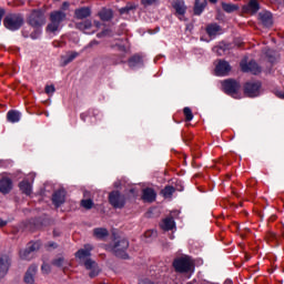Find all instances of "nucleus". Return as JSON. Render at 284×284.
<instances>
[{
    "label": "nucleus",
    "mask_w": 284,
    "mask_h": 284,
    "mask_svg": "<svg viewBox=\"0 0 284 284\" xmlns=\"http://www.w3.org/2000/svg\"><path fill=\"white\" fill-rule=\"evenodd\" d=\"M128 247H130V241L125 237H115L106 250L112 252L118 258H128Z\"/></svg>",
    "instance_id": "nucleus-1"
},
{
    "label": "nucleus",
    "mask_w": 284,
    "mask_h": 284,
    "mask_svg": "<svg viewBox=\"0 0 284 284\" xmlns=\"http://www.w3.org/2000/svg\"><path fill=\"white\" fill-rule=\"evenodd\" d=\"M23 23H26V20L21 13H9L3 19L4 28H7V30H11V32L21 30V28H23Z\"/></svg>",
    "instance_id": "nucleus-2"
},
{
    "label": "nucleus",
    "mask_w": 284,
    "mask_h": 284,
    "mask_svg": "<svg viewBox=\"0 0 284 284\" xmlns=\"http://www.w3.org/2000/svg\"><path fill=\"white\" fill-rule=\"evenodd\" d=\"M68 19V14L62 10H55L50 13L49 21L47 26L48 32H57L61 28V23Z\"/></svg>",
    "instance_id": "nucleus-3"
},
{
    "label": "nucleus",
    "mask_w": 284,
    "mask_h": 284,
    "mask_svg": "<svg viewBox=\"0 0 284 284\" xmlns=\"http://www.w3.org/2000/svg\"><path fill=\"white\" fill-rule=\"evenodd\" d=\"M173 267L175 272H178V274H187L192 272L194 264L192 263V260H190L189 256H182V257H176L173 261Z\"/></svg>",
    "instance_id": "nucleus-4"
},
{
    "label": "nucleus",
    "mask_w": 284,
    "mask_h": 284,
    "mask_svg": "<svg viewBox=\"0 0 284 284\" xmlns=\"http://www.w3.org/2000/svg\"><path fill=\"white\" fill-rule=\"evenodd\" d=\"M222 88L225 94L233 97V99H239V90H241V83L233 79H227L222 82Z\"/></svg>",
    "instance_id": "nucleus-5"
},
{
    "label": "nucleus",
    "mask_w": 284,
    "mask_h": 284,
    "mask_svg": "<svg viewBox=\"0 0 284 284\" xmlns=\"http://www.w3.org/2000/svg\"><path fill=\"white\" fill-rule=\"evenodd\" d=\"M109 203L115 210H123L125 207V195L119 191H113L109 194Z\"/></svg>",
    "instance_id": "nucleus-6"
},
{
    "label": "nucleus",
    "mask_w": 284,
    "mask_h": 284,
    "mask_svg": "<svg viewBox=\"0 0 284 284\" xmlns=\"http://www.w3.org/2000/svg\"><path fill=\"white\" fill-rule=\"evenodd\" d=\"M28 23L32 28H41V26H45V14L41 10H33L29 16Z\"/></svg>",
    "instance_id": "nucleus-7"
},
{
    "label": "nucleus",
    "mask_w": 284,
    "mask_h": 284,
    "mask_svg": "<svg viewBox=\"0 0 284 284\" xmlns=\"http://www.w3.org/2000/svg\"><path fill=\"white\" fill-rule=\"evenodd\" d=\"M261 82L260 81H248L244 84V94L254 99L261 95Z\"/></svg>",
    "instance_id": "nucleus-8"
},
{
    "label": "nucleus",
    "mask_w": 284,
    "mask_h": 284,
    "mask_svg": "<svg viewBox=\"0 0 284 284\" xmlns=\"http://www.w3.org/2000/svg\"><path fill=\"white\" fill-rule=\"evenodd\" d=\"M240 65L242 72H251V74H261V67H258L256 61H250L248 63L242 61Z\"/></svg>",
    "instance_id": "nucleus-9"
},
{
    "label": "nucleus",
    "mask_w": 284,
    "mask_h": 284,
    "mask_svg": "<svg viewBox=\"0 0 284 284\" xmlns=\"http://www.w3.org/2000/svg\"><path fill=\"white\" fill-rule=\"evenodd\" d=\"M85 270H90L89 276L90 278H94L95 276H99V264L94 262L92 258H88L84 262Z\"/></svg>",
    "instance_id": "nucleus-10"
},
{
    "label": "nucleus",
    "mask_w": 284,
    "mask_h": 284,
    "mask_svg": "<svg viewBox=\"0 0 284 284\" xmlns=\"http://www.w3.org/2000/svg\"><path fill=\"white\" fill-rule=\"evenodd\" d=\"M232 70V67H230V63L225 60H220L217 65L215 67V73L217 77H225Z\"/></svg>",
    "instance_id": "nucleus-11"
},
{
    "label": "nucleus",
    "mask_w": 284,
    "mask_h": 284,
    "mask_svg": "<svg viewBox=\"0 0 284 284\" xmlns=\"http://www.w3.org/2000/svg\"><path fill=\"white\" fill-rule=\"evenodd\" d=\"M52 202L55 207H61L65 203V191L63 189L55 191L52 195Z\"/></svg>",
    "instance_id": "nucleus-12"
},
{
    "label": "nucleus",
    "mask_w": 284,
    "mask_h": 284,
    "mask_svg": "<svg viewBox=\"0 0 284 284\" xmlns=\"http://www.w3.org/2000/svg\"><path fill=\"white\" fill-rule=\"evenodd\" d=\"M10 270V257L8 255H0V278H3Z\"/></svg>",
    "instance_id": "nucleus-13"
},
{
    "label": "nucleus",
    "mask_w": 284,
    "mask_h": 284,
    "mask_svg": "<svg viewBox=\"0 0 284 284\" xmlns=\"http://www.w3.org/2000/svg\"><path fill=\"white\" fill-rule=\"evenodd\" d=\"M242 10L246 14H256V12L261 10V6L258 4V1L250 0V2L246 6H244Z\"/></svg>",
    "instance_id": "nucleus-14"
},
{
    "label": "nucleus",
    "mask_w": 284,
    "mask_h": 284,
    "mask_svg": "<svg viewBox=\"0 0 284 284\" xmlns=\"http://www.w3.org/2000/svg\"><path fill=\"white\" fill-rule=\"evenodd\" d=\"M34 276H37V265H31L23 277L26 284H34Z\"/></svg>",
    "instance_id": "nucleus-15"
},
{
    "label": "nucleus",
    "mask_w": 284,
    "mask_h": 284,
    "mask_svg": "<svg viewBox=\"0 0 284 284\" xmlns=\"http://www.w3.org/2000/svg\"><path fill=\"white\" fill-rule=\"evenodd\" d=\"M77 57H79V52L77 51H71L64 55H61V60H60L61 67L65 68V65H69V63H72V61H74Z\"/></svg>",
    "instance_id": "nucleus-16"
},
{
    "label": "nucleus",
    "mask_w": 284,
    "mask_h": 284,
    "mask_svg": "<svg viewBox=\"0 0 284 284\" xmlns=\"http://www.w3.org/2000/svg\"><path fill=\"white\" fill-rule=\"evenodd\" d=\"M128 63L131 70H136V68H143V57L134 54L129 59Z\"/></svg>",
    "instance_id": "nucleus-17"
},
{
    "label": "nucleus",
    "mask_w": 284,
    "mask_h": 284,
    "mask_svg": "<svg viewBox=\"0 0 284 284\" xmlns=\"http://www.w3.org/2000/svg\"><path fill=\"white\" fill-rule=\"evenodd\" d=\"M258 18H260L262 26H264L265 28H270L273 23L272 12L262 11L258 13Z\"/></svg>",
    "instance_id": "nucleus-18"
},
{
    "label": "nucleus",
    "mask_w": 284,
    "mask_h": 284,
    "mask_svg": "<svg viewBox=\"0 0 284 284\" xmlns=\"http://www.w3.org/2000/svg\"><path fill=\"white\" fill-rule=\"evenodd\" d=\"M205 8H207V0H195L193 13L196 17H201V14H203V10H205Z\"/></svg>",
    "instance_id": "nucleus-19"
},
{
    "label": "nucleus",
    "mask_w": 284,
    "mask_h": 284,
    "mask_svg": "<svg viewBox=\"0 0 284 284\" xmlns=\"http://www.w3.org/2000/svg\"><path fill=\"white\" fill-rule=\"evenodd\" d=\"M176 14H179L180 17H183V14H185V12H187V7H185V1L183 0H174L172 3Z\"/></svg>",
    "instance_id": "nucleus-20"
},
{
    "label": "nucleus",
    "mask_w": 284,
    "mask_h": 284,
    "mask_svg": "<svg viewBox=\"0 0 284 284\" xmlns=\"http://www.w3.org/2000/svg\"><path fill=\"white\" fill-rule=\"evenodd\" d=\"M12 190V180L10 178L0 179V192L2 194H8Z\"/></svg>",
    "instance_id": "nucleus-21"
},
{
    "label": "nucleus",
    "mask_w": 284,
    "mask_h": 284,
    "mask_svg": "<svg viewBox=\"0 0 284 284\" xmlns=\"http://www.w3.org/2000/svg\"><path fill=\"white\" fill-rule=\"evenodd\" d=\"M92 250H94V247H92V245L87 244L84 245V248H80L77 253H75V258H88L89 256L92 255Z\"/></svg>",
    "instance_id": "nucleus-22"
},
{
    "label": "nucleus",
    "mask_w": 284,
    "mask_h": 284,
    "mask_svg": "<svg viewBox=\"0 0 284 284\" xmlns=\"http://www.w3.org/2000/svg\"><path fill=\"white\" fill-rule=\"evenodd\" d=\"M91 14H92V11L88 7H82V8L75 9L74 11V17L80 21L83 19H88V17H90Z\"/></svg>",
    "instance_id": "nucleus-23"
},
{
    "label": "nucleus",
    "mask_w": 284,
    "mask_h": 284,
    "mask_svg": "<svg viewBox=\"0 0 284 284\" xmlns=\"http://www.w3.org/2000/svg\"><path fill=\"white\" fill-rule=\"evenodd\" d=\"M142 199L146 203H153V201H156V192L153 189L146 187L142 191Z\"/></svg>",
    "instance_id": "nucleus-24"
},
{
    "label": "nucleus",
    "mask_w": 284,
    "mask_h": 284,
    "mask_svg": "<svg viewBox=\"0 0 284 284\" xmlns=\"http://www.w3.org/2000/svg\"><path fill=\"white\" fill-rule=\"evenodd\" d=\"M98 16L100 17L101 21H112L114 19V11L112 9H105L99 11Z\"/></svg>",
    "instance_id": "nucleus-25"
},
{
    "label": "nucleus",
    "mask_w": 284,
    "mask_h": 284,
    "mask_svg": "<svg viewBox=\"0 0 284 284\" xmlns=\"http://www.w3.org/2000/svg\"><path fill=\"white\" fill-rule=\"evenodd\" d=\"M7 119L10 123H19L21 121V112L11 110L7 113Z\"/></svg>",
    "instance_id": "nucleus-26"
},
{
    "label": "nucleus",
    "mask_w": 284,
    "mask_h": 284,
    "mask_svg": "<svg viewBox=\"0 0 284 284\" xmlns=\"http://www.w3.org/2000/svg\"><path fill=\"white\" fill-rule=\"evenodd\" d=\"M119 12L122 17L125 14H134V12H136V4L128 3L124 8H120Z\"/></svg>",
    "instance_id": "nucleus-27"
},
{
    "label": "nucleus",
    "mask_w": 284,
    "mask_h": 284,
    "mask_svg": "<svg viewBox=\"0 0 284 284\" xmlns=\"http://www.w3.org/2000/svg\"><path fill=\"white\" fill-rule=\"evenodd\" d=\"M19 187L22 194H26L27 196H30V194H32V184H30V182L22 181L20 182Z\"/></svg>",
    "instance_id": "nucleus-28"
},
{
    "label": "nucleus",
    "mask_w": 284,
    "mask_h": 284,
    "mask_svg": "<svg viewBox=\"0 0 284 284\" xmlns=\"http://www.w3.org/2000/svg\"><path fill=\"white\" fill-rule=\"evenodd\" d=\"M77 30H81V32H85V30H90L92 28L91 20H84L82 22L75 23Z\"/></svg>",
    "instance_id": "nucleus-29"
},
{
    "label": "nucleus",
    "mask_w": 284,
    "mask_h": 284,
    "mask_svg": "<svg viewBox=\"0 0 284 284\" xmlns=\"http://www.w3.org/2000/svg\"><path fill=\"white\" fill-rule=\"evenodd\" d=\"M222 10L229 14H232V12H236V10H239V4L222 2Z\"/></svg>",
    "instance_id": "nucleus-30"
},
{
    "label": "nucleus",
    "mask_w": 284,
    "mask_h": 284,
    "mask_svg": "<svg viewBox=\"0 0 284 284\" xmlns=\"http://www.w3.org/2000/svg\"><path fill=\"white\" fill-rule=\"evenodd\" d=\"M220 30H221V27L216 23L209 24L206 27V32H207L209 37H216V34L219 33Z\"/></svg>",
    "instance_id": "nucleus-31"
},
{
    "label": "nucleus",
    "mask_w": 284,
    "mask_h": 284,
    "mask_svg": "<svg viewBox=\"0 0 284 284\" xmlns=\"http://www.w3.org/2000/svg\"><path fill=\"white\" fill-rule=\"evenodd\" d=\"M108 234L109 232L103 227H98L93 230V236H95V239H105Z\"/></svg>",
    "instance_id": "nucleus-32"
},
{
    "label": "nucleus",
    "mask_w": 284,
    "mask_h": 284,
    "mask_svg": "<svg viewBox=\"0 0 284 284\" xmlns=\"http://www.w3.org/2000/svg\"><path fill=\"white\" fill-rule=\"evenodd\" d=\"M174 229V220L172 217H166L162 223V230L166 232Z\"/></svg>",
    "instance_id": "nucleus-33"
},
{
    "label": "nucleus",
    "mask_w": 284,
    "mask_h": 284,
    "mask_svg": "<svg viewBox=\"0 0 284 284\" xmlns=\"http://www.w3.org/2000/svg\"><path fill=\"white\" fill-rule=\"evenodd\" d=\"M174 192H176V189H174V186H165L163 190H162V194L165 199H170Z\"/></svg>",
    "instance_id": "nucleus-34"
},
{
    "label": "nucleus",
    "mask_w": 284,
    "mask_h": 284,
    "mask_svg": "<svg viewBox=\"0 0 284 284\" xmlns=\"http://www.w3.org/2000/svg\"><path fill=\"white\" fill-rule=\"evenodd\" d=\"M81 206L84 207V210H92L94 202L91 199L81 200Z\"/></svg>",
    "instance_id": "nucleus-35"
},
{
    "label": "nucleus",
    "mask_w": 284,
    "mask_h": 284,
    "mask_svg": "<svg viewBox=\"0 0 284 284\" xmlns=\"http://www.w3.org/2000/svg\"><path fill=\"white\" fill-rule=\"evenodd\" d=\"M20 257L23 261H30V258H32V253L30 252V250L27 247L22 251H20Z\"/></svg>",
    "instance_id": "nucleus-36"
},
{
    "label": "nucleus",
    "mask_w": 284,
    "mask_h": 284,
    "mask_svg": "<svg viewBox=\"0 0 284 284\" xmlns=\"http://www.w3.org/2000/svg\"><path fill=\"white\" fill-rule=\"evenodd\" d=\"M184 115L186 121H192V119H194V114H192V109H190L189 106H185L183 109Z\"/></svg>",
    "instance_id": "nucleus-37"
},
{
    "label": "nucleus",
    "mask_w": 284,
    "mask_h": 284,
    "mask_svg": "<svg viewBox=\"0 0 284 284\" xmlns=\"http://www.w3.org/2000/svg\"><path fill=\"white\" fill-rule=\"evenodd\" d=\"M41 247V243L36 242V243H29L27 248L32 253V252H37L38 250H40Z\"/></svg>",
    "instance_id": "nucleus-38"
},
{
    "label": "nucleus",
    "mask_w": 284,
    "mask_h": 284,
    "mask_svg": "<svg viewBox=\"0 0 284 284\" xmlns=\"http://www.w3.org/2000/svg\"><path fill=\"white\" fill-rule=\"evenodd\" d=\"M52 265H54L55 267H63V265H65V258L57 257L52 261Z\"/></svg>",
    "instance_id": "nucleus-39"
},
{
    "label": "nucleus",
    "mask_w": 284,
    "mask_h": 284,
    "mask_svg": "<svg viewBox=\"0 0 284 284\" xmlns=\"http://www.w3.org/2000/svg\"><path fill=\"white\" fill-rule=\"evenodd\" d=\"M270 63H275L276 62V57L274 55V51L267 49L265 52Z\"/></svg>",
    "instance_id": "nucleus-40"
},
{
    "label": "nucleus",
    "mask_w": 284,
    "mask_h": 284,
    "mask_svg": "<svg viewBox=\"0 0 284 284\" xmlns=\"http://www.w3.org/2000/svg\"><path fill=\"white\" fill-rule=\"evenodd\" d=\"M97 45H99V41L92 40L88 45L83 48V50H92V48H97Z\"/></svg>",
    "instance_id": "nucleus-41"
},
{
    "label": "nucleus",
    "mask_w": 284,
    "mask_h": 284,
    "mask_svg": "<svg viewBox=\"0 0 284 284\" xmlns=\"http://www.w3.org/2000/svg\"><path fill=\"white\" fill-rule=\"evenodd\" d=\"M112 31H110L109 29H105L104 31L100 32L97 34L98 39H103V37H110Z\"/></svg>",
    "instance_id": "nucleus-42"
},
{
    "label": "nucleus",
    "mask_w": 284,
    "mask_h": 284,
    "mask_svg": "<svg viewBox=\"0 0 284 284\" xmlns=\"http://www.w3.org/2000/svg\"><path fill=\"white\" fill-rule=\"evenodd\" d=\"M31 39L37 40L39 37H41V30L37 29L30 34Z\"/></svg>",
    "instance_id": "nucleus-43"
},
{
    "label": "nucleus",
    "mask_w": 284,
    "mask_h": 284,
    "mask_svg": "<svg viewBox=\"0 0 284 284\" xmlns=\"http://www.w3.org/2000/svg\"><path fill=\"white\" fill-rule=\"evenodd\" d=\"M57 89H54V85H47L45 87V93L47 94H54Z\"/></svg>",
    "instance_id": "nucleus-44"
},
{
    "label": "nucleus",
    "mask_w": 284,
    "mask_h": 284,
    "mask_svg": "<svg viewBox=\"0 0 284 284\" xmlns=\"http://www.w3.org/2000/svg\"><path fill=\"white\" fill-rule=\"evenodd\" d=\"M143 6H152L156 3V0H142Z\"/></svg>",
    "instance_id": "nucleus-45"
},
{
    "label": "nucleus",
    "mask_w": 284,
    "mask_h": 284,
    "mask_svg": "<svg viewBox=\"0 0 284 284\" xmlns=\"http://www.w3.org/2000/svg\"><path fill=\"white\" fill-rule=\"evenodd\" d=\"M213 52L221 54V52H225V49H223V47H215V48H213Z\"/></svg>",
    "instance_id": "nucleus-46"
},
{
    "label": "nucleus",
    "mask_w": 284,
    "mask_h": 284,
    "mask_svg": "<svg viewBox=\"0 0 284 284\" xmlns=\"http://www.w3.org/2000/svg\"><path fill=\"white\" fill-rule=\"evenodd\" d=\"M41 270H42V272H45V274H50V265L43 264Z\"/></svg>",
    "instance_id": "nucleus-47"
},
{
    "label": "nucleus",
    "mask_w": 284,
    "mask_h": 284,
    "mask_svg": "<svg viewBox=\"0 0 284 284\" xmlns=\"http://www.w3.org/2000/svg\"><path fill=\"white\" fill-rule=\"evenodd\" d=\"M6 225H8V221L0 217V227H6Z\"/></svg>",
    "instance_id": "nucleus-48"
},
{
    "label": "nucleus",
    "mask_w": 284,
    "mask_h": 284,
    "mask_svg": "<svg viewBox=\"0 0 284 284\" xmlns=\"http://www.w3.org/2000/svg\"><path fill=\"white\" fill-rule=\"evenodd\" d=\"M139 284H154V282H152L150 280H142L139 282Z\"/></svg>",
    "instance_id": "nucleus-49"
},
{
    "label": "nucleus",
    "mask_w": 284,
    "mask_h": 284,
    "mask_svg": "<svg viewBox=\"0 0 284 284\" xmlns=\"http://www.w3.org/2000/svg\"><path fill=\"white\" fill-rule=\"evenodd\" d=\"M276 97H278L280 99H284V91H277Z\"/></svg>",
    "instance_id": "nucleus-50"
},
{
    "label": "nucleus",
    "mask_w": 284,
    "mask_h": 284,
    "mask_svg": "<svg viewBox=\"0 0 284 284\" xmlns=\"http://www.w3.org/2000/svg\"><path fill=\"white\" fill-rule=\"evenodd\" d=\"M68 8H70V3L63 2L62 3V10H68Z\"/></svg>",
    "instance_id": "nucleus-51"
},
{
    "label": "nucleus",
    "mask_w": 284,
    "mask_h": 284,
    "mask_svg": "<svg viewBox=\"0 0 284 284\" xmlns=\"http://www.w3.org/2000/svg\"><path fill=\"white\" fill-rule=\"evenodd\" d=\"M49 247H57V243H54V242L49 243Z\"/></svg>",
    "instance_id": "nucleus-52"
},
{
    "label": "nucleus",
    "mask_w": 284,
    "mask_h": 284,
    "mask_svg": "<svg viewBox=\"0 0 284 284\" xmlns=\"http://www.w3.org/2000/svg\"><path fill=\"white\" fill-rule=\"evenodd\" d=\"M210 3H217L219 0H209Z\"/></svg>",
    "instance_id": "nucleus-53"
},
{
    "label": "nucleus",
    "mask_w": 284,
    "mask_h": 284,
    "mask_svg": "<svg viewBox=\"0 0 284 284\" xmlns=\"http://www.w3.org/2000/svg\"><path fill=\"white\" fill-rule=\"evenodd\" d=\"M122 50H125V47H121Z\"/></svg>",
    "instance_id": "nucleus-54"
},
{
    "label": "nucleus",
    "mask_w": 284,
    "mask_h": 284,
    "mask_svg": "<svg viewBox=\"0 0 284 284\" xmlns=\"http://www.w3.org/2000/svg\"><path fill=\"white\" fill-rule=\"evenodd\" d=\"M226 283L231 284L232 282L231 281H226Z\"/></svg>",
    "instance_id": "nucleus-55"
},
{
    "label": "nucleus",
    "mask_w": 284,
    "mask_h": 284,
    "mask_svg": "<svg viewBox=\"0 0 284 284\" xmlns=\"http://www.w3.org/2000/svg\"><path fill=\"white\" fill-rule=\"evenodd\" d=\"M226 283L231 284L232 282L231 281H226Z\"/></svg>",
    "instance_id": "nucleus-56"
},
{
    "label": "nucleus",
    "mask_w": 284,
    "mask_h": 284,
    "mask_svg": "<svg viewBox=\"0 0 284 284\" xmlns=\"http://www.w3.org/2000/svg\"><path fill=\"white\" fill-rule=\"evenodd\" d=\"M54 236H57V232H53Z\"/></svg>",
    "instance_id": "nucleus-57"
}]
</instances>
